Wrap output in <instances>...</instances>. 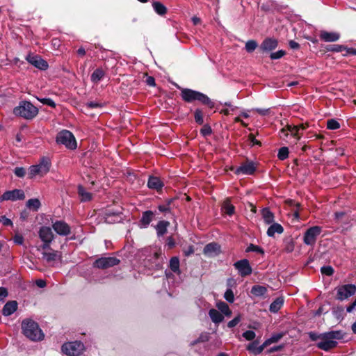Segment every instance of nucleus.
Masks as SVG:
<instances>
[{
  "label": "nucleus",
  "mask_w": 356,
  "mask_h": 356,
  "mask_svg": "<svg viewBox=\"0 0 356 356\" xmlns=\"http://www.w3.org/2000/svg\"><path fill=\"white\" fill-rule=\"evenodd\" d=\"M1 221L2 222L3 225L5 226L13 225V222L11 221V220L6 218V216H2Z\"/></svg>",
  "instance_id": "61"
},
{
  "label": "nucleus",
  "mask_w": 356,
  "mask_h": 356,
  "mask_svg": "<svg viewBox=\"0 0 356 356\" xmlns=\"http://www.w3.org/2000/svg\"><path fill=\"white\" fill-rule=\"evenodd\" d=\"M289 156V149L286 147H281L277 154V157L279 159L284 161Z\"/></svg>",
  "instance_id": "41"
},
{
  "label": "nucleus",
  "mask_w": 356,
  "mask_h": 356,
  "mask_svg": "<svg viewBox=\"0 0 356 356\" xmlns=\"http://www.w3.org/2000/svg\"><path fill=\"white\" fill-rule=\"evenodd\" d=\"M26 60L29 63H31V65H33V66L40 70H45L48 67V63H47V61L43 60L39 56L29 55L26 57Z\"/></svg>",
  "instance_id": "16"
},
{
  "label": "nucleus",
  "mask_w": 356,
  "mask_h": 356,
  "mask_svg": "<svg viewBox=\"0 0 356 356\" xmlns=\"http://www.w3.org/2000/svg\"><path fill=\"white\" fill-rule=\"evenodd\" d=\"M209 339V333H202L197 339L195 340L191 343L192 345H195L199 342H205L207 341Z\"/></svg>",
  "instance_id": "45"
},
{
  "label": "nucleus",
  "mask_w": 356,
  "mask_h": 356,
  "mask_svg": "<svg viewBox=\"0 0 356 356\" xmlns=\"http://www.w3.org/2000/svg\"><path fill=\"white\" fill-rule=\"evenodd\" d=\"M78 193H79V196L81 197V200L82 202L89 201L92 198L91 193L86 191L82 186H79Z\"/></svg>",
  "instance_id": "34"
},
{
  "label": "nucleus",
  "mask_w": 356,
  "mask_h": 356,
  "mask_svg": "<svg viewBox=\"0 0 356 356\" xmlns=\"http://www.w3.org/2000/svg\"><path fill=\"white\" fill-rule=\"evenodd\" d=\"M13 113L24 119L32 120L38 115V109L31 102L22 101L13 108Z\"/></svg>",
  "instance_id": "4"
},
{
  "label": "nucleus",
  "mask_w": 356,
  "mask_h": 356,
  "mask_svg": "<svg viewBox=\"0 0 356 356\" xmlns=\"http://www.w3.org/2000/svg\"><path fill=\"white\" fill-rule=\"evenodd\" d=\"M262 218L266 224L274 222V214L268 208H264L261 211Z\"/></svg>",
  "instance_id": "29"
},
{
  "label": "nucleus",
  "mask_w": 356,
  "mask_h": 356,
  "mask_svg": "<svg viewBox=\"0 0 356 356\" xmlns=\"http://www.w3.org/2000/svg\"><path fill=\"white\" fill-rule=\"evenodd\" d=\"M212 132L211 128L210 126L206 124L204 125L200 130V133L202 136H206L210 135Z\"/></svg>",
  "instance_id": "53"
},
{
  "label": "nucleus",
  "mask_w": 356,
  "mask_h": 356,
  "mask_svg": "<svg viewBox=\"0 0 356 356\" xmlns=\"http://www.w3.org/2000/svg\"><path fill=\"white\" fill-rule=\"evenodd\" d=\"M247 252H256L259 253H264L263 250L259 246L254 245L253 244H250L248 247Z\"/></svg>",
  "instance_id": "52"
},
{
  "label": "nucleus",
  "mask_w": 356,
  "mask_h": 356,
  "mask_svg": "<svg viewBox=\"0 0 356 356\" xmlns=\"http://www.w3.org/2000/svg\"><path fill=\"white\" fill-rule=\"evenodd\" d=\"M120 260L116 257H101L95 260L93 266L96 268L105 269L118 265Z\"/></svg>",
  "instance_id": "11"
},
{
  "label": "nucleus",
  "mask_w": 356,
  "mask_h": 356,
  "mask_svg": "<svg viewBox=\"0 0 356 356\" xmlns=\"http://www.w3.org/2000/svg\"><path fill=\"white\" fill-rule=\"evenodd\" d=\"M285 55L284 50H279L276 52L271 53L270 57L272 60L280 59Z\"/></svg>",
  "instance_id": "47"
},
{
  "label": "nucleus",
  "mask_w": 356,
  "mask_h": 356,
  "mask_svg": "<svg viewBox=\"0 0 356 356\" xmlns=\"http://www.w3.org/2000/svg\"><path fill=\"white\" fill-rule=\"evenodd\" d=\"M170 268L174 273L179 272V260L178 257H172L170 260Z\"/></svg>",
  "instance_id": "37"
},
{
  "label": "nucleus",
  "mask_w": 356,
  "mask_h": 356,
  "mask_svg": "<svg viewBox=\"0 0 356 356\" xmlns=\"http://www.w3.org/2000/svg\"><path fill=\"white\" fill-rule=\"evenodd\" d=\"M307 126L301 124L297 126L288 125V130L290 131L291 135L295 138L296 142L298 141L300 139V135H302V131L305 130Z\"/></svg>",
  "instance_id": "19"
},
{
  "label": "nucleus",
  "mask_w": 356,
  "mask_h": 356,
  "mask_svg": "<svg viewBox=\"0 0 356 356\" xmlns=\"http://www.w3.org/2000/svg\"><path fill=\"white\" fill-rule=\"evenodd\" d=\"M328 51H334V52H341L343 50L346 49V47L343 45L340 44H334L330 46L329 48H327Z\"/></svg>",
  "instance_id": "46"
},
{
  "label": "nucleus",
  "mask_w": 356,
  "mask_h": 356,
  "mask_svg": "<svg viewBox=\"0 0 356 356\" xmlns=\"http://www.w3.org/2000/svg\"><path fill=\"white\" fill-rule=\"evenodd\" d=\"M277 40L267 38L263 41L260 47L264 51H270L275 49L277 47Z\"/></svg>",
  "instance_id": "22"
},
{
  "label": "nucleus",
  "mask_w": 356,
  "mask_h": 356,
  "mask_svg": "<svg viewBox=\"0 0 356 356\" xmlns=\"http://www.w3.org/2000/svg\"><path fill=\"white\" fill-rule=\"evenodd\" d=\"M154 213L152 211H146L143 213L141 219L140 220V227L141 228H146L152 222Z\"/></svg>",
  "instance_id": "20"
},
{
  "label": "nucleus",
  "mask_w": 356,
  "mask_h": 356,
  "mask_svg": "<svg viewBox=\"0 0 356 356\" xmlns=\"http://www.w3.org/2000/svg\"><path fill=\"white\" fill-rule=\"evenodd\" d=\"M308 334H309V338L312 341H316L318 339H322V334H318L316 332H310L308 333Z\"/></svg>",
  "instance_id": "56"
},
{
  "label": "nucleus",
  "mask_w": 356,
  "mask_h": 356,
  "mask_svg": "<svg viewBox=\"0 0 356 356\" xmlns=\"http://www.w3.org/2000/svg\"><path fill=\"white\" fill-rule=\"evenodd\" d=\"M15 175L18 177H24L26 174V170L22 167H17L14 170Z\"/></svg>",
  "instance_id": "50"
},
{
  "label": "nucleus",
  "mask_w": 356,
  "mask_h": 356,
  "mask_svg": "<svg viewBox=\"0 0 356 356\" xmlns=\"http://www.w3.org/2000/svg\"><path fill=\"white\" fill-rule=\"evenodd\" d=\"M343 337V333L340 330L323 333L321 341L317 343V347L325 351H328L337 346V339H341Z\"/></svg>",
  "instance_id": "3"
},
{
  "label": "nucleus",
  "mask_w": 356,
  "mask_h": 356,
  "mask_svg": "<svg viewBox=\"0 0 356 356\" xmlns=\"http://www.w3.org/2000/svg\"><path fill=\"white\" fill-rule=\"evenodd\" d=\"M222 209L223 212L229 216H232L234 213L235 208L230 203L229 200H226L222 204Z\"/></svg>",
  "instance_id": "35"
},
{
  "label": "nucleus",
  "mask_w": 356,
  "mask_h": 356,
  "mask_svg": "<svg viewBox=\"0 0 356 356\" xmlns=\"http://www.w3.org/2000/svg\"><path fill=\"white\" fill-rule=\"evenodd\" d=\"M8 296V291L5 288H0V301L3 302L4 299Z\"/></svg>",
  "instance_id": "58"
},
{
  "label": "nucleus",
  "mask_w": 356,
  "mask_h": 356,
  "mask_svg": "<svg viewBox=\"0 0 356 356\" xmlns=\"http://www.w3.org/2000/svg\"><path fill=\"white\" fill-rule=\"evenodd\" d=\"M177 88L181 90L180 95L184 102L191 103L195 101H198L202 104L207 105L210 107L213 106V103L205 94L189 88H181L179 86H177Z\"/></svg>",
  "instance_id": "1"
},
{
  "label": "nucleus",
  "mask_w": 356,
  "mask_h": 356,
  "mask_svg": "<svg viewBox=\"0 0 356 356\" xmlns=\"http://www.w3.org/2000/svg\"><path fill=\"white\" fill-rule=\"evenodd\" d=\"M104 76V72L102 69H96L91 75V81L94 83L99 81Z\"/></svg>",
  "instance_id": "36"
},
{
  "label": "nucleus",
  "mask_w": 356,
  "mask_h": 356,
  "mask_svg": "<svg viewBox=\"0 0 356 356\" xmlns=\"http://www.w3.org/2000/svg\"><path fill=\"white\" fill-rule=\"evenodd\" d=\"M14 242L17 244H19V245H22L23 244V242H24V238L22 235H19V234H16L15 236H14Z\"/></svg>",
  "instance_id": "60"
},
{
  "label": "nucleus",
  "mask_w": 356,
  "mask_h": 356,
  "mask_svg": "<svg viewBox=\"0 0 356 356\" xmlns=\"http://www.w3.org/2000/svg\"><path fill=\"white\" fill-rule=\"evenodd\" d=\"M240 321H241L240 316H236L234 318H233L232 321H230L227 323L228 327L232 328V327H235L236 325H238V323L240 322Z\"/></svg>",
  "instance_id": "54"
},
{
  "label": "nucleus",
  "mask_w": 356,
  "mask_h": 356,
  "mask_svg": "<svg viewBox=\"0 0 356 356\" xmlns=\"http://www.w3.org/2000/svg\"><path fill=\"white\" fill-rule=\"evenodd\" d=\"M321 271L322 274L326 275H332L334 273L333 268L330 266H324L321 267Z\"/></svg>",
  "instance_id": "48"
},
{
  "label": "nucleus",
  "mask_w": 356,
  "mask_h": 356,
  "mask_svg": "<svg viewBox=\"0 0 356 356\" xmlns=\"http://www.w3.org/2000/svg\"><path fill=\"white\" fill-rule=\"evenodd\" d=\"M52 228L59 236H66L71 233L70 225L63 220H56L53 222Z\"/></svg>",
  "instance_id": "14"
},
{
  "label": "nucleus",
  "mask_w": 356,
  "mask_h": 356,
  "mask_svg": "<svg viewBox=\"0 0 356 356\" xmlns=\"http://www.w3.org/2000/svg\"><path fill=\"white\" fill-rule=\"evenodd\" d=\"M224 298L229 303H233L234 301V294L231 289H227L224 293Z\"/></svg>",
  "instance_id": "43"
},
{
  "label": "nucleus",
  "mask_w": 356,
  "mask_h": 356,
  "mask_svg": "<svg viewBox=\"0 0 356 356\" xmlns=\"http://www.w3.org/2000/svg\"><path fill=\"white\" fill-rule=\"evenodd\" d=\"M256 170V167L252 161H247L242 163L238 168H236L235 173L238 175H252Z\"/></svg>",
  "instance_id": "15"
},
{
  "label": "nucleus",
  "mask_w": 356,
  "mask_h": 356,
  "mask_svg": "<svg viewBox=\"0 0 356 356\" xmlns=\"http://www.w3.org/2000/svg\"><path fill=\"white\" fill-rule=\"evenodd\" d=\"M289 134H291V133L288 130V125L286 126V128L282 129L280 132V136L282 138H284V137H287Z\"/></svg>",
  "instance_id": "59"
},
{
  "label": "nucleus",
  "mask_w": 356,
  "mask_h": 356,
  "mask_svg": "<svg viewBox=\"0 0 356 356\" xmlns=\"http://www.w3.org/2000/svg\"><path fill=\"white\" fill-rule=\"evenodd\" d=\"M236 282L234 279L233 278H229L227 280V289H232L233 288L236 287Z\"/></svg>",
  "instance_id": "55"
},
{
  "label": "nucleus",
  "mask_w": 356,
  "mask_h": 356,
  "mask_svg": "<svg viewBox=\"0 0 356 356\" xmlns=\"http://www.w3.org/2000/svg\"><path fill=\"white\" fill-rule=\"evenodd\" d=\"M147 186L151 189L161 190L163 184L159 177L150 176L148 179Z\"/></svg>",
  "instance_id": "24"
},
{
  "label": "nucleus",
  "mask_w": 356,
  "mask_h": 356,
  "mask_svg": "<svg viewBox=\"0 0 356 356\" xmlns=\"http://www.w3.org/2000/svg\"><path fill=\"white\" fill-rule=\"evenodd\" d=\"M169 225L168 221L161 220L159 221L156 226V230L159 236L164 235L167 232V227Z\"/></svg>",
  "instance_id": "30"
},
{
  "label": "nucleus",
  "mask_w": 356,
  "mask_h": 356,
  "mask_svg": "<svg viewBox=\"0 0 356 356\" xmlns=\"http://www.w3.org/2000/svg\"><path fill=\"white\" fill-rule=\"evenodd\" d=\"M322 228L319 226H314L309 228L304 234V243L307 245H314L317 236L321 233Z\"/></svg>",
  "instance_id": "9"
},
{
  "label": "nucleus",
  "mask_w": 356,
  "mask_h": 356,
  "mask_svg": "<svg viewBox=\"0 0 356 356\" xmlns=\"http://www.w3.org/2000/svg\"><path fill=\"white\" fill-rule=\"evenodd\" d=\"M242 336L248 341L253 340L255 338V333L252 330H248L243 333Z\"/></svg>",
  "instance_id": "49"
},
{
  "label": "nucleus",
  "mask_w": 356,
  "mask_h": 356,
  "mask_svg": "<svg viewBox=\"0 0 356 356\" xmlns=\"http://www.w3.org/2000/svg\"><path fill=\"white\" fill-rule=\"evenodd\" d=\"M249 140L252 143V145H258L259 146L261 145V143L254 138L253 134L249 135Z\"/></svg>",
  "instance_id": "63"
},
{
  "label": "nucleus",
  "mask_w": 356,
  "mask_h": 356,
  "mask_svg": "<svg viewBox=\"0 0 356 356\" xmlns=\"http://www.w3.org/2000/svg\"><path fill=\"white\" fill-rule=\"evenodd\" d=\"M337 298L339 300H343L355 293L356 286L351 284L342 285L337 288Z\"/></svg>",
  "instance_id": "10"
},
{
  "label": "nucleus",
  "mask_w": 356,
  "mask_h": 356,
  "mask_svg": "<svg viewBox=\"0 0 356 356\" xmlns=\"http://www.w3.org/2000/svg\"><path fill=\"white\" fill-rule=\"evenodd\" d=\"M17 309V303L16 301H9L5 304L1 312L5 316H8L13 314Z\"/></svg>",
  "instance_id": "21"
},
{
  "label": "nucleus",
  "mask_w": 356,
  "mask_h": 356,
  "mask_svg": "<svg viewBox=\"0 0 356 356\" xmlns=\"http://www.w3.org/2000/svg\"><path fill=\"white\" fill-rule=\"evenodd\" d=\"M289 47L292 49H297L299 48L300 45L298 42H296L293 40H290L289 41Z\"/></svg>",
  "instance_id": "64"
},
{
  "label": "nucleus",
  "mask_w": 356,
  "mask_h": 356,
  "mask_svg": "<svg viewBox=\"0 0 356 356\" xmlns=\"http://www.w3.org/2000/svg\"><path fill=\"white\" fill-rule=\"evenodd\" d=\"M42 258L48 263H51L60 258L59 252L51 250L50 252H43Z\"/></svg>",
  "instance_id": "25"
},
{
  "label": "nucleus",
  "mask_w": 356,
  "mask_h": 356,
  "mask_svg": "<svg viewBox=\"0 0 356 356\" xmlns=\"http://www.w3.org/2000/svg\"><path fill=\"white\" fill-rule=\"evenodd\" d=\"M234 266L241 277L250 275L252 271L250 263L246 259L235 262Z\"/></svg>",
  "instance_id": "13"
},
{
  "label": "nucleus",
  "mask_w": 356,
  "mask_h": 356,
  "mask_svg": "<svg viewBox=\"0 0 356 356\" xmlns=\"http://www.w3.org/2000/svg\"><path fill=\"white\" fill-rule=\"evenodd\" d=\"M265 348L266 346H264V343H263V344L261 346H259V341H254L253 342L248 344L247 346V350L254 355H259L262 353Z\"/></svg>",
  "instance_id": "23"
},
{
  "label": "nucleus",
  "mask_w": 356,
  "mask_h": 356,
  "mask_svg": "<svg viewBox=\"0 0 356 356\" xmlns=\"http://www.w3.org/2000/svg\"><path fill=\"white\" fill-rule=\"evenodd\" d=\"M283 337V334L281 333H277L273 334L269 339H266L264 343V346L266 347L271 343H276L279 340H280Z\"/></svg>",
  "instance_id": "38"
},
{
  "label": "nucleus",
  "mask_w": 356,
  "mask_h": 356,
  "mask_svg": "<svg viewBox=\"0 0 356 356\" xmlns=\"http://www.w3.org/2000/svg\"><path fill=\"white\" fill-rule=\"evenodd\" d=\"M86 105L88 107L91 108H99V107L102 106L101 104H99L97 102H88Z\"/></svg>",
  "instance_id": "62"
},
{
  "label": "nucleus",
  "mask_w": 356,
  "mask_h": 356,
  "mask_svg": "<svg viewBox=\"0 0 356 356\" xmlns=\"http://www.w3.org/2000/svg\"><path fill=\"white\" fill-rule=\"evenodd\" d=\"M56 142L59 144L65 145L70 149L76 148V142L74 135L67 130L60 131L56 136Z\"/></svg>",
  "instance_id": "6"
},
{
  "label": "nucleus",
  "mask_w": 356,
  "mask_h": 356,
  "mask_svg": "<svg viewBox=\"0 0 356 356\" xmlns=\"http://www.w3.org/2000/svg\"><path fill=\"white\" fill-rule=\"evenodd\" d=\"M257 46L258 44L255 40H250L246 42L245 48L248 53H251L256 49Z\"/></svg>",
  "instance_id": "40"
},
{
  "label": "nucleus",
  "mask_w": 356,
  "mask_h": 356,
  "mask_svg": "<svg viewBox=\"0 0 356 356\" xmlns=\"http://www.w3.org/2000/svg\"><path fill=\"white\" fill-rule=\"evenodd\" d=\"M152 7L154 10L159 15H163L166 13V7L159 1H154L152 3Z\"/></svg>",
  "instance_id": "33"
},
{
  "label": "nucleus",
  "mask_w": 356,
  "mask_h": 356,
  "mask_svg": "<svg viewBox=\"0 0 356 356\" xmlns=\"http://www.w3.org/2000/svg\"><path fill=\"white\" fill-rule=\"evenodd\" d=\"M50 167V160L48 158L43 157L38 164L30 166L28 176L31 179L33 178L38 175L43 176L49 171Z\"/></svg>",
  "instance_id": "5"
},
{
  "label": "nucleus",
  "mask_w": 356,
  "mask_h": 356,
  "mask_svg": "<svg viewBox=\"0 0 356 356\" xmlns=\"http://www.w3.org/2000/svg\"><path fill=\"white\" fill-rule=\"evenodd\" d=\"M340 127L339 123L333 119L329 120L327 122V128L330 130H335Z\"/></svg>",
  "instance_id": "44"
},
{
  "label": "nucleus",
  "mask_w": 356,
  "mask_h": 356,
  "mask_svg": "<svg viewBox=\"0 0 356 356\" xmlns=\"http://www.w3.org/2000/svg\"><path fill=\"white\" fill-rule=\"evenodd\" d=\"M23 334L31 341H41L44 334L38 324L31 319L26 318L22 323Z\"/></svg>",
  "instance_id": "2"
},
{
  "label": "nucleus",
  "mask_w": 356,
  "mask_h": 356,
  "mask_svg": "<svg viewBox=\"0 0 356 356\" xmlns=\"http://www.w3.org/2000/svg\"><path fill=\"white\" fill-rule=\"evenodd\" d=\"M216 307L218 310L225 314L226 316H230L232 314V312L229 309V307L227 303L222 301H220L216 303Z\"/></svg>",
  "instance_id": "32"
},
{
  "label": "nucleus",
  "mask_w": 356,
  "mask_h": 356,
  "mask_svg": "<svg viewBox=\"0 0 356 356\" xmlns=\"http://www.w3.org/2000/svg\"><path fill=\"white\" fill-rule=\"evenodd\" d=\"M39 238L42 241L41 248L43 250L49 249L50 244L54 238V234L49 227L42 226L38 232Z\"/></svg>",
  "instance_id": "8"
},
{
  "label": "nucleus",
  "mask_w": 356,
  "mask_h": 356,
  "mask_svg": "<svg viewBox=\"0 0 356 356\" xmlns=\"http://www.w3.org/2000/svg\"><path fill=\"white\" fill-rule=\"evenodd\" d=\"M84 350V345L78 341L67 342L62 346V351L69 356H78Z\"/></svg>",
  "instance_id": "7"
},
{
  "label": "nucleus",
  "mask_w": 356,
  "mask_h": 356,
  "mask_svg": "<svg viewBox=\"0 0 356 356\" xmlns=\"http://www.w3.org/2000/svg\"><path fill=\"white\" fill-rule=\"evenodd\" d=\"M38 100L43 104L48 105L52 108H54L56 106L55 102L50 98H42L38 99Z\"/></svg>",
  "instance_id": "51"
},
{
  "label": "nucleus",
  "mask_w": 356,
  "mask_h": 356,
  "mask_svg": "<svg viewBox=\"0 0 356 356\" xmlns=\"http://www.w3.org/2000/svg\"><path fill=\"white\" fill-rule=\"evenodd\" d=\"M25 198L24 192L21 189H14L12 191H7L3 193L0 199L1 201L11 200L16 201L24 200Z\"/></svg>",
  "instance_id": "12"
},
{
  "label": "nucleus",
  "mask_w": 356,
  "mask_h": 356,
  "mask_svg": "<svg viewBox=\"0 0 356 356\" xmlns=\"http://www.w3.org/2000/svg\"><path fill=\"white\" fill-rule=\"evenodd\" d=\"M40 202L37 198L30 199L26 202L27 207H29V209H33L35 211H37L40 208Z\"/></svg>",
  "instance_id": "39"
},
{
  "label": "nucleus",
  "mask_w": 356,
  "mask_h": 356,
  "mask_svg": "<svg viewBox=\"0 0 356 356\" xmlns=\"http://www.w3.org/2000/svg\"><path fill=\"white\" fill-rule=\"evenodd\" d=\"M209 315L211 321L214 323H220L224 319L222 314L219 311H218L215 309H211L209 311Z\"/></svg>",
  "instance_id": "28"
},
{
  "label": "nucleus",
  "mask_w": 356,
  "mask_h": 356,
  "mask_svg": "<svg viewBox=\"0 0 356 356\" xmlns=\"http://www.w3.org/2000/svg\"><path fill=\"white\" fill-rule=\"evenodd\" d=\"M283 232L284 229L280 224L273 222L267 230V235L270 237H274L275 234H280Z\"/></svg>",
  "instance_id": "26"
},
{
  "label": "nucleus",
  "mask_w": 356,
  "mask_h": 356,
  "mask_svg": "<svg viewBox=\"0 0 356 356\" xmlns=\"http://www.w3.org/2000/svg\"><path fill=\"white\" fill-rule=\"evenodd\" d=\"M319 37L324 42H332L337 41L340 38V34L337 32L321 31Z\"/></svg>",
  "instance_id": "18"
},
{
  "label": "nucleus",
  "mask_w": 356,
  "mask_h": 356,
  "mask_svg": "<svg viewBox=\"0 0 356 356\" xmlns=\"http://www.w3.org/2000/svg\"><path fill=\"white\" fill-rule=\"evenodd\" d=\"M283 298H277L270 304L269 310L271 312L276 313L281 309L282 306L283 305Z\"/></svg>",
  "instance_id": "31"
},
{
  "label": "nucleus",
  "mask_w": 356,
  "mask_h": 356,
  "mask_svg": "<svg viewBox=\"0 0 356 356\" xmlns=\"http://www.w3.org/2000/svg\"><path fill=\"white\" fill-rule=\"evenodd\" d=\"M203 252L208 257H215L220 254V246L216 243H210L205 245Z\"/></svg>",
  "instance_id": "17"
},
{
  "label": "nucleus",
  "mask_w": 356,
  "mask_h": 356,
  "mask_svg": "<svg viewBox=\"0 0 356 356\" xmlns=\"http://www.w3.org/2000/svg\"><path fill=\"white\" fill-rule=\"evenodd\" d=\"M194 118H195V121L198 124H202L204 123L203 113L200 109L197 108L195 111Z\"/></svg>",
  "instance_id": "42"
},
{
  "label": "nucleus",
  "mask_w": 356,
  "mask_h": 356,
  "mask_svg": "<svg viewBox=\"0 0 356 356\" xmlns=\"http://www.w3.org/2000/svg\"><path fill=\"white\" fill-rule=\"evenodd\" d=\"M253 110L255 111L256 112H257L259 114H260L261 115H268V113L270 112V109L269 108H254Z\"/></svg>",
  "instance_id": "57"
},
{
  "label": "nucleus",
  "mask_w": 356,
  "mask_h": 356,
  "mask_svg": "<svg viewBox=\"0 0 356 356\" xmlns=\"http://www.w3.org/2000/svg\"><path fill=\"white\" fill-rule=\"evenodd\" d=\"M267 293V288L261 285H254L251 289V293L255 297H263Z\"/></svg>",
  "instance_id": "27"
}]
</instances>
